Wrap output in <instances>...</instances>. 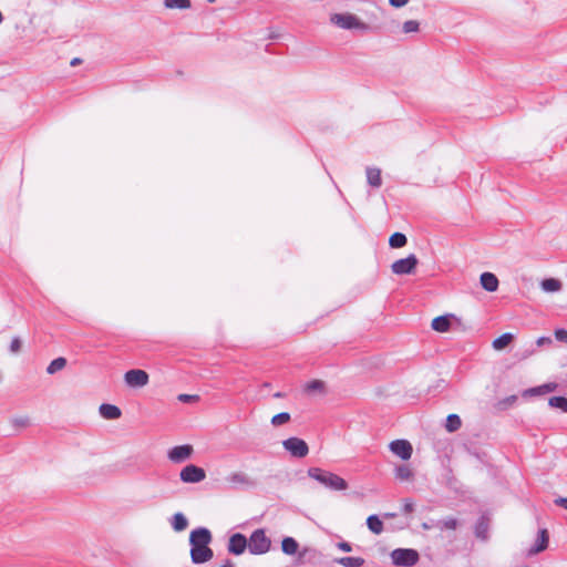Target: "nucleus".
Wrapping results in <instances>:
<instances>
[{"mask_svg": "<svg viewBox=\"0 0 567 567\" xmlns=\"http://www.w3.org/2000/svg\"><path fill=\"white\" fill-rule=\"evenodd\" d=\"M212 540V532L205 526H198L190 530L188 543L192 564L203 565L213 559L214 550L209 546Z\"/></svg>", "mask_w": 567, "mask_h": 567, "instance_id": "f257e3e1", "label": "nucleus"}, {"mask_svg": "<svg viewBox=\"0 0 567 567\" xmlns=\"http://www.w3.org/2000/svg\"><path fill=\"white\" fill-rule=\"evenodd\" d=\"M281 551L287 556L296 557L295 564L297 566L303 565L306 561H311L320 556V551L312 547H303L300 550V545L292 536H284L281 539Z\"/></svg>", "mask_w": 567, "mask_h": 567, "instance_id": "f03ea898", "label": "nucleus"}, {"mask_svg": "<svg viewBox=\"0 0 567 567\" xmlns=\"http://www.w3.org/2000/svg\"><path fill=\"white\" fill-rule=\"evenodd\" d=\"M307 473L310 478L315 480L328 489L344 491L348 488V482L343 477L330 471L321 467H309Z\"/></svg>", "mask_w": 567, "mask_h": 567, "instance_id": "7ed1b4c3", "label": "nucleus"}, {"mask_svg": "<svg viewBox=\"0 0 567 567\" xmlns=\"http://www.w3.org/2000/svg\"><path fill=\"white\" fill-rule=\"evenodd\" d=\"M330 21L342 30H360L363 32L370 30V25L368 23L363 22L355 14L350 12L333 13L330 17Z\"/></svg>", "mask_w": 567, "mask_h": 567, "instance_id": "20e7f679", "label": "nucleus"}, {"mask_svg": "<svg viewBox=\"0 0 567 567\" xmlns=\"http://www.w3.org/2000/svg\"><path fill=\"white\" fill-rule=\"evenodd\" d=\"M248 544L249 553L255 556L264 555L271 548V539L265 528L255 529L248 538Z\"/></svg>", "mask_w": 567, "mask_h": 567, "instance_id": "39448f33", "label": "nucleus"}, {"mask_svg": "<svg viewBox=\"0 0 567 567\" xmlns=\"http://www.w3.org/2000/svg\"><path fill=\"white\" fill-rule=\"evenodd\" d=\"M390 557L392 564L398 567H413L420 560V554L414 548H395Z\"/></svg>", "mask_w": 567, "mask_h": 567, "instance_id": "423d86ee", "label": "nucleus"}, {"mask_svg": "<svg viewBox=\"0 0 567 567\" xmlns=\"http://www.w3.org/2000/svg\"><path fill=\"white\" fill-rule=\"evenodd\" d=\"M419 258L415 254H409L404 258L396 259L391 264V271L398 276H409L416 271Z\"/></svg>", "mask_w": 567, "mask_h": 567, "instance_id": "0eeeda50", "label": "nucleus"}, {"mask_svg": "<svg viewBox=\"0 0 567 567\" xmlns=\"http://www.w3.org/2000/svg\"><path fill=\"white\" fill-rule=\"evenodd\" d=\"M284 450L295 458H303L309 454L308 443L298 436H290L282 441Z\"/></svg>", "mask_w": 567, "mask_h": 567, "instance_id": "6e6552de", "label": "nucleus"}, {"mask_svg": "<svg viewBox=\"0 0 567 567\" xmlns=\"http://www.w3.org/2000/svg\"><path fill=\"white\" fill-rule=\"evenodd\" d=\"M205 478V470L196 464H187L179 472V480L186 484H197Z\"/></svg>", "mask_w": 567, "mask_h": 567, "instance_id": "1a4fd4ad", "label": "nucleus"}, {"mask_svg": "<svg viewBox=\"0 0 567 567\" xmlns=\"http://www.w3.org/2000/svg\"><path fill=\"white\" fill-rule=\"evenodd\" d=\"M124 381L127 386L140 389L148 383L150 375L145 370L131 369L124 373Z\"/></svg>", "mask_w": 567, "mask_h": 567, "instance_id": "9d476101", "label": "nucleus"}, {"mask_svg": "<svg viewBox=\"0 0 567 567\" xmlns=\"http://www.w3.org/2000/svg\"><path fill=\"white\" fill-rule=\"evenodd\" d=\"M248 538L243 533L231 534L227 542V551L234 556L243 555L248 549Z\"/></svg>", "mask_w": 567, "mask_h": 567, "instance_id": "9b49d317", "label": "nucleus"}, {"mask_svg": "<svg viewBox=\"0 0 567 567\" xmlns=\"http://www.w3.org/2000/svg\"><path fill=\"white\" fill-rule=\"evenodd\" d=\"M389 450L402 461H409L413 454V446L405 439H396L390 442Z\"/></svg>", "mask_w": 567, "mask_h": 567, "instance_id": "f8f14e48", "label": "nucleus"}, {"mask_svg": "<svg viewBox=\"0 0 567 567\" xmlns=\"http://www.w3.org/2000/svg\"><path fill=\"white\" fill-rule=\"evenodd\" d=\"M194 449L190 444H181L171 447L167 452V458L175 464H181L190 458Z\"/></svg>", "mask_w": 567, "mask_h": 567, "instance_id": "ddd939ff", "label": "nucleus"}, {"mask_svg": "<svg viewBox=\"0 0 567 567\" xmlns=\"http://www.w3.org/2000/svg\"><path fill=\"white\" fill-rule=\"evenodd\" d=\"M558 384L556 382H547L543 383L540 385L532 386L528 389H525L522 392L523 398H533V396H540L548 394L550 392H554L557 389Z\"/></svg>", "mask_w": 567, "mask_h": 567, "instance_id": "4468645a", "label": "nucleus"}, {"mask_svg": "<svg viewBox=\"0 0 567 567\" xmlns=\"http://www.w3.org/2000/svg\"><path fill=\"white\" fill-rule=\"evenodd\" d=\"M452 319H456L453 313H444L433 318L431 328L436 332H447L451 329Z\"/></svg>", "mask_w": 567, "mask_h": 567, "instance_id": "2eb2a0df", "label": "nucleus"}, {"mask_svg": "<svg viewBox=\"0 0 567 567\" xmlns=\"http://www.w3.org/2000/svg\"><path fill=\"white\" fill-rule=\"evenodd\" d=\"M227 482L233 484L234 486H245L247 488H254L257 485V482L252 478H250L248 475H246L243 472H235L227 476Z\"/></svg>", "mask_w": 567, "mask_h": 567, "instance_id": "dca6fc26", "label": "nucleus"}, {"mask_svg": "<svg viewBox=\"0 0 567 567\" xmlns=\"http://www.w3.org/2000/svg\"><path fill=\"white\" fill-rule=\"evenodd\" d=\"M480 284L485 291L495 292L498 289L499 280L495 274L484 271L480 276Z\"/></svg>", "mask_w": 567, "mask_h": 567, "instance_id": "f3484780", "label": "nucleus"}, {"mask_svg": "<svg viewBox=\"0 0 567 567\" xmlns=\"http://www.w3.org/2000/svg\"><path fill=\"white\" fill-rule=\"evenodd\" d=\"M488 527H489L488 516L485 514L480 515L474 524L475 537L481 540H486L488 538Z\"/></svg>", "mask_w": 567, "mask_h": 567, "instance_id": "a211bd4d", "label": "nucleus"}, {"mask_svg": "<svg viewBox=\"0 0 567 567\" xmlns=\"http://www.w3.org/2000/svg\"><path fill=\"white\" fill-rule=\"evenodd\" d=\"M549 544V533L546 528H540L537 532V536L534 545L530 548L532 553L538 554L547 549Z\"/></svg>", "mask_w": 567, "mask_h": 567, "instance_id": "6ab92c4d", "label": "nucleus"}, {"mask_svg": "<svg viewBox=\"0 0 567 567\" xmlns=\"http://www.w3.org/2000/svg\"><path fill=\"white\" fill-rule=\"evenodd\" d=\"M100 415L105 420H117L122 415L121 409L112 403H102L99 406Z\"/></svg>", "mask_w": 567, "mask_h": 567, "instance_id": "aec40b11", "label": "nucleus"}, {"mask_svg": "<svg viewBox=\"0 0 567 567\" xmlns=\"http://www.w3.org/2000/svg\"><path fill=\"white\" fill-rule=\"evenodd\" d=\"M169 523L173 530L176 533L185 530L189 524L187 517L182 512H176L175 514H173L172 517L169 518Z\"/></svg>", "mask_w": 567, "mask_h": 567, "instance_id": "412c9836", "label": "nucleus"}, {"mask_svg": "<svg viewBox=\"0 0 567 567\" xmlns=\"http://www.w3.org/2000/svg\"><path fill=\"white\" fill-rule=\"evenodd\" d=\"M368 529L374 534L380 535L384 529V524L378 514H371L365 520Z\"/></svg>", "mask_w": 567, "mask_h": 567, "instance_id": "4be33fe9", "label": "nucleus"}, {"mask_svg": "<svg viewBox=\"0 0 567 567\" xmlns=\"http://www.w3.org/2000/svg\"><path fill=\"white\" fill-rule=\"evenodd\" d=\"M367 182L373 188H379L382 185L381 169L374 166H369L365 169Z\"/></svg>", "mask_w": 567, "mask_h": 567, "instance_id": "5701e85b", "label": "nucleus"}, {"mask_svg": "<svg viewBox=\"0 0 567 567\" xmlns=\"http://www.w3.org/2000/svg\"><path fill=\"white\" fill-rule=\"evenodd\" d=\"M515 339V334L512 332H504L497 338H495L492 342V347L494 350H503L505 349L513 340Z\"/></svg>", "mask_w": 567, "mask_h": 567, "instance_id": "b1692460", "label": "nucleus"}, {"mask_svg": "<svg viewBox=\"0 0 567 567\" xmlns=\"http://www.w3.org/2000/svg\"><path fill=\"white\" fill-rule=\"evenodd\" d=\"M333 561L343 567H361L365 563L364 558L353 557V556H343V557L334 558Z\"/></svg>", "mask_w": 567, "mask_h": 567, "instance_id": "393cba45", "label": "nucleus"}, {"mask_svg": "<svg viewBox=\"0 0 567 567\" xmlns=\"http://www.w3.org/2000/svg\"><path fill=\"white\" fill-rule=\"evenodd\" d=\"M462 426V420L458 414L451 413L446 416L444 427L449 433H454Z\"/></svg>", "mask_w": 567, "mask_h": 567, "instance_id": "a878e982", "label": "nucleus"}, {"mask_svg": "<svg viewBox=\"0 0 567 567\" xmlns=\"http://www.w3.org/2000/svg\"><path fill=\"white\" fill-rule=\"evenodd\" d=\"M408 244V237L401 231H395L389 237L390 248L396 249L402 248Z\"/></svg>", "mask_w": 567, "mask_h": 567, "instance_id": "bb28decb", "label": "nucleus"}, {"mask_svg": "<svg viewBox=\"0 0 567 567\" xmlns=\"http://www.w3.org/2000/svg\"><path fill=\"white\" fill-rule=\"evenodd\" d=\"M66 363L68 360L64 357H58L48 364L45 371L50 375L55 374L56 372L64 369L66 367Z\"/></svg>", "mask_w": 567, "mask_h": 567, "instance_id": "cd10ccee", "label": "nucleus"}, {"mask_svg": "<svg viewBox=\"0 0 567 567\" xmlns=\"http://www.w3.org/2000/svg\"><path fill=\"white\" fill-rule=\"evenodd\" d=\"M548 405L551 409L560 410L567 413V396L565 395H553L548 399Z\"/></svg>", "mask_w": 567, "mask_h": 567, "instance_id": "c85d7f7f", "label": "nucleus"}, {"mask_svg": "<svg viewBox=\"0 0 567 567\" xmlns=\"http://www.w3.org/2000/svg\"><path fill=\"white\" fill-rule=\"evenodd\" d=\"M540 287L545 292H557L561 289V282L556 278H545L542 280Z\"/></svg>", "mask_w": 567, "mask_h": 567, "instance_id": "c756f323", "label": "nucleus"}, {"mask_svg": "<svg viewBox=\"0 0 567 567\" xmlns=\"http://www.w3.org/2000/svg\"><path fill=\"white\" fill-rule=\"evenodd\" d=\"M164 7L166 9H178L187 10L192 8L190 0H164Z\"/></svg>", "mask_w": 567, "mask_h": 567, "instance_id": "7c9ffc66", "label": "nucleus"}, {"mask_svg": "<svg viewBox=\"0 0 567 567\" xmlns=\"http://www.w3.org/2000/svg\"><path fill=\"white\" fill-rule=\"evenodd\" d=\"M394 475L400 481H408L413 476V472L408 465L401 464L395 467Z\"/></svg>", "mask_w": 567, "mask_h": 567, "instance_id": "2f4dec72", "label": "nucleus"}, {"mask_svg": "<svg viewBox=\"0 0 567 567\" xmlns=\"http://www.w3.org/2000/svg\"><path fill=\"white\" fill-rule=\"evenodd\" d=\"M324 382L319 379H313L311 381H308L305 385V391L307 393H315V392H323L324 391Z\"/></svg>", "mask_w": 567, "mask_h": 567, "instance_id": "473e14b6", "label": "nucleus"}, {"mask_svg": "<svg viewBox=\"0 0 567 567\" xmlns=\"http://www.w3.org/2000/svg\"><path fill=\"white\" fill-rule=\"evenodd\" d=\"M10 423L14 427L16 431L20 429H24L30 425L29 416H13L10 419Z\"/></svg>", "mask_w": 567, "mask_h": 567, "instance_id": "72a5a7b5", "label": "nucleus"}, {"mask_svg": "<svg viewBox=\"0 0 567 567\" xmlns=\"http://www.w3.org/2000/svg\"><path fill=\"white\" fill-rule=\"evenodd\" d=\"M290 419H291V416H290L289 412H280L271 417L270 423L274 426H279V425H282V424L289 422Z\"/></svg>", "mask_w": 567, "mask_h": 567, "instance_id": "f704fd0d", "label": "nucleus"}, {"mask_svg": "<svg viewBox=\"0 0 567 567\" xmlns=\"http://www.w3.org/2000/svg\"><path fill=\"white\" fill-rule=\"evenodd\" d=\"M439 526L441 529H456L458 520L455 517H449L446 519L439 520Z\"/></svg>", "mask_w": 567, "mask_h": 567, "instance_id": "c9c22d12", "label": "nucleus"}, {"mask_svg": "<svg viewBox=\"0 0 567 567\" xmlns=\"http://www.w3.org/2000/svg\"><path fill=\"white\" fill-rule=\"evenodd\" d=\"M420 29V23L416 20H406L402 25V31L404 33L417 32Z\"/></svg>", "mask_w": 567, "mask_h": 567, "instance_id": "e433bc0d", "label": "nucleus"}, {"mask_svg": "<svg viewBox=\"0 0 567 567\" xmlns=\"http://www.w3.org/2000/svg\"><path fill=\"white\" fill-rule=\"evenodd\" d=\"M177 400L182 403H194L199 401V395L182 393L177 396Z\"/></svg>", "mask_w": 567, "mask_h": 567, "instance_id": "4c0bfd02", "label": "nucleus"}, {"mask_svg": "<svg viewBox=\"0 0 567 567\" xmlns=\"http://www.w3.org/2000/svg\"><path fill=\"white\" fill-rule=\"evenodd\" d=\"M536 351V348L534 347V343H530L529 347L525 348L522 351L516 352V357H518L520 360L528 358Z\"/></svg>", "mask_w": 567, "mask_h": 567, "instance_id": "58836bf2", "label": "nucleus"}, {"mask_svg": "<svg viewBox=\"0 0 567 567\" xmlns=\"http://www.w3.org/2000/svg\"><path fill=\"white\" fill-rule=\"evenodd\" d=\"M554 336L557 341L567 343V330L565 328H556Z\"/></svg>", "mask_w": 567, "mask_h": 567, "instance_id": "ea45409f", "label": "nucleus"}, {"mask_svg": "<svg viewBox=\"0 0 567 567\" xmlns=\"http://www.w3.org/2000/svg\"><path fill=\"white\" fill-rule=\"evenodd\" d=\"M21 347H22V341H21L20 337H18V336L13 337L11 339L9 350L13 353H17L20 351Z\"/></svg>", "mask_w": 567, "mask_h": 567, "instance_id": "a19ab883", "label": "nucleus"}, {"mask_svg": "<svg viewBox=\"0 0 567 567\" xmlns=\"http://www.w3.org/2000/svg\"><path fill=\"white\" fill-rule=\"evenodd\" d=\"M553 341L550 339V337H547V336H540L536 339V341L534 342V347L535 348H542L544 346H549L551 344Z\"/></svg>", "mask_w": 567, "mask_h": 567, "instance_id": "79ce46f5", "label": "nucleus"}, {"mask_svg": "<svg viewBox=\"0 0 567 567\" xmlns=\"http://www.w3.org/2000/svg\"><path fill=\"white\" fill-rule=\"evenodd\" d=\"M517 401V396L516 395H508L506 396L505 399H503L501 402H499V405H502L503 409H508L509 406H512L515 402Z\"/></svg>", "mask_w": 567, "mask_h": 567, "instance_id": "37998d69", "label": "nucleus"}, {"mask_svg": "<svg viewBox=\"0 0 567 567\" xmlns=\"http://www.w3.org/2000/svg\"><path fill=\"white\" fill-rule=\"evenodd\" d=\"M336 547L341 550V551H344V553H350L352 551V544L347 542V540H340L336 544Z\"/></svg>", "mask_w": 567, "mask_h": 567, "instance_id": "c03bdc74", "label": "nucleus"}, {"mask_svg": "<svg viewBox=\"0 0 567 567\" xmlns=\"http://www.w3.org/2000/svg\"><path fill=\"white\" fill-rule=\"evenodd\" d=\"M403 512L404 513H412L414 511V502L412 498H404L403 499Z\"/></svg>", "mask_w": 567, "mask_h": 567, "instance_id": "a18cd8bd", "label": "nucleus"}, {"mask_svg": "<svg viewBox=\"0 0 567 567\" xmlns=\"http://www.w3.org/2000/svg\"><path fill=\"white\" fill-rule=\"evenodd\" d=\"M554 504L567 511V497L558 496L554 499Z\"/></svg>", "mask_w": 567, "mask_h": 567, "instance_id": "49530a36", "label": "nucleus"}, {"mask_svg": "<svg viewBox=\"0 0 567 567\" xmlns=\"http://www.w3.org/2000/svg\"><path fill=\"white\" fill-rule=\"evenodd\" d=\"M391 7L400 9L409 3V0H389Z\"/></svg>", "mask_w": 567, "mask_h": 567, "instance_id": "de8ad7c7", "label": "nucleus"}, {"mask_svg": "<svg viewBox=\"0 0 567 567\" xmlns=\"http://www.w3.org/2000/svg\"><path fill=\"white\" fill-rule=\"evenodd\" d=\"M220 567H234V564H233V561H231L229 558H227V559H225V561L220 565Z\"/></svg>", "mask_w": 567, "mask_h": 567, "instance_id": "09e8293b", "label": "nucleus"}, {"mask_svg": "<svg viewBox=\"0 0 567 567\" xmlns=\"http://www.w3.org/2000/svg\"><path fill=\"white\" fill-rule=\"evenodd\" d=\"M81 62H82V60H81L80 58H73V59L71 60V63H70V64H71L72 66H75V65H79Z\"/></svg>", "mask_w": 567, "mask_h": 567, "instance_id": "8fccbe9b", "label": "nucleus"}, {"mask_svg": "<svg viewBox=\"0 0 567 567\" xmlns=\"http://www.w3.org/2000/svg\"><path fill=\"white\" fill-rule=\"evenodd\" d=\"M286 394L284 392H276L274 394L275 398H284Z\"/></svg>", "mask_w": 567, "mask_h": 567, "instance_id": "3c124183", "label": "nucleus"}, {"mask_svg": "<svg viewBox=\"0 0 567 567\" xmlns=\"http://www.w3.org/2000/svg\"><path fill=\"white\" fill-rule=\"evenodd\" d=\"M422 528H423V529H430V525H429L427 523H423V524H422Z\"/></svg>", "mask_w": 567, "mask_h": 567, "instance_id": "603ef678", "label": "nucleus"}, {"mask_svg": "<svg viewBox=\"0 0 567 567\" xmlns=\"http://www.w3.org/2000/svg\"><path fill=\"white\" fill-rule=\"evenodd\" d=\"M385 517H394L395 516V513H386L384 514Z\"/></svg>", "mask_w": 567, "mask_h": 567, "instance_id": "864d4df0", "label": "nucleus"}, {"mask_svg": "<svg viewBox=\"0 0 567 567\" xmlns=\"http://www.w3.org/2000/svg\"><path fill=\"white\" fill-rule=\"evenodd\" d=\"M2 21H3V14H2V12L0 11V24L2 23Z\"/></svg>", "mask_w": 567, "mask_h": 567, "instance_id": "5fc2aeb1", "label": "nucleus"}, {"mask_svg": "<svg viewBox=\"0 0 567 567\" xmlns=\"http://www.w3.org/2000/svg\"><path fill=\"white\" fill-rule=\"evenodd\" d=\"M517 567H530V566H529V565H527V564H523V565H519V566H517Z\"/></svg>", "mask_w": 567, "mask_h": 567, "instance_id": "6e6d98bb", "label": "nucleus"}, {"mask_svg": "<svg viewBox=\"0 0 567 567\" xmlns=\"http://www.w3.org/2000/svg\"><path fill=\"white\" fill-rule=\"evenodd\" d=\"M214 1H215V0H207V2H210V3H212V2H214Z\"/></svg>", "mask_w": 567, "mask_h": 567, "instance_id": "4d7b16f0", "label": "nucleus"}]
</instances>
